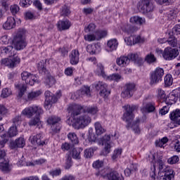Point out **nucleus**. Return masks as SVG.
<instances>
[{"label": "nucleus", "mask_w": 180, "mask_h": 180, "mask_svg": "<svg viewBox=\"0 0 180 180\" xmlns=\"http://www.w3.org/2000/svg\"><path fill=\"white\" fill-rule=\"evenodd\" d=\"M124 108L126 112L124 113L122 119L124 122L127 123L126 128L129 130L131 127L134 133L140 134V127H139V124H140V118H136L133 124H131V122H133V120L134 119L133 111L137 110L138 107L136 105H127L124 106Z\"/></svg>", "instance_id": "f257e3e1"}, {"label": "nucleus", "mask_w": 180, "mask_h": 180, "mask_svg": "<svg viewBox=\"0 0 180 180\" xmlns=\"http://www.w3.org/2000/svg\"><path fill=\"white\" fill-rule=\"evenodd\" d=\"M158 167V169H159L158 179L159 180H172L175 176L174 174V170L170 167H167L165 165V161L162 159V156H159L156 161H155V164L153 167Z\"/></svg>", "instance_id": "f03ea898"}, {"label": "nucleus", "mask_w": 180, "mask_h": 180, "mask_svg": "<svg viewBox=\"0 0 180 180\" xmlns=\"http://www.w3.org/2000/svg\"><path fill=\"white\" fill-rule=\"evenodd\" d=\"M26 34V30L23 29H19L16 35L13 39V44L15 50H23L26 47V40L25 39V35Z\"/></svg>", "instance_id": "7ed1b4c3"}, {"label": "nucleus", "mask_w": 180, "mask_h": 180, "mask_svg": "<svg viewBox=\"0 0 180 180\" xmlns=\"http://www.w3.org/2000/svg\"><path fill=\"white\" fill-rule=\"evenodd\" d=\"M92 122V119L88 115H83L73 120V122L72 124V127L76 129L77 130H79V129H84L91 122Z\"/></svg>", "instance_id": "20e7f679"}, {"label": "nucleus", "mask_w": 180, "mask_h": 180, "mask_svg": "<svg viewBox=\"0 0 180 180\" xmlns=\"http://www.w3.org/2000/svg\"><path fill=\"white\" fill-rule=\"evenodd\" d=\"M38 70L41 74L46 75L44 82L48 88H51L56 84V79L51 75L49 74V71H47V69L44 66V62H39L38 63Z\"/></svg>", "instance_id": "39448f33"}, {"label": "nucleus", "mask_w": 180, "mask_h": 180, "mask_svg": "<svg viewBox=\"0 0 180 180\" xmlns=\"http://www.w3.org/2000/svg\"><path fill=\"white\" fill-rule=\"evenodd\" d=\"M162 77H164V69L160 67L156 68V69L150 73V85H155L160 81H162Z\"/></svg>", "instance_id": "423d86ee"}, {"label": "nucleus", "mask_w": 180, "mask_h": 180, "mask_svg": "<svg viewBox=\"0 0 180 180\" xmlns=\"http://www.w3.org/2000/svg\"><path fill=\"white\" fill-rule=\"evenodd\" d=\"M43 108L40 106L33 105L30 107H27L22 111V115L23 116H27L29 119L33 117V115H37L40 116V115H43Z\"/></svg>", "instance_id": "0eeeda50"}, {"label": "nucleus", "mask_w": 180, "mask_h": 180, "mask_svg": "<svg viewBox=\"0 0 180 180\" xmlns=\"http://www.w3.org/2000/svg\"><path fill=\"white\" fill-rule=\"evenodd\" d=\"M21 78L22 81H25V84L33 86L34 84H39V79L36 75H32L30 72L24 71L21 73Z\"/></svg>", "instance_id": "6e6552de"}, {"label": "nucleus", "mask_w": 180, "mask_h": 180, "mask_svg": "<svg viewBox=\"0 0 180 180\" xmlns=\"http://www.w3.org/2000/svg\"><path fill=\"white\" fill-rule=\"evenodd\" d=\"M179 54V51H178V49L167 47L162 53V57L165 60L169 61L171 60H174L176 57H178Z\"/></svg>", "instance_id": "1a4fd4ad"}, {"label": "nucleus", "mask_w": 180, "mask_h": 180, "mask_svg": "<svg viewBox=\"0 0 180 180\" xmlns=\"http://www.w3.org/2000/svg\"><path fill=\"white\" fill-rule=\"evenodd\" d=\"M135 91L136 84L134 83H128L124 85L121 96L122 98H131Z\"/></svg>", "instance_id": "9d476101"}, {"label": "nucleus", "mask_w": 180, "mask_h": 180, "mask_svg": "<svg viewBox=\"0 0 180 180\" xmlns=\"http://www.w3.org/2000/svg\"><path fill=\"white\" fill-rule=\"evenodd\" d=\"M108 36V32L100 30L96 32L94 34H87L84 36V39L86 41H95V40H101L103 37H106Z\"/></svg>", "instance_id": "9b49d317"}, {"label": "nucleus", "mask_w": 180, "mask_h": 180, "mask_svg": "<svg viewBox=\"0 0 180 180\" xmlns=\"http://www.w3.org/2000/svg\"><path fill=\"white\" fill-rule=\"evenodd\" d=\"M97 91H100V96L103 98H108L110 95V91L108 90V84L103 82H98L95 84Z\"/></svg>", "instance_id": "f8f14e48"}, {"label": "nucleus", "mask_w": 180, "mask_h": 180, "mask_svg": "<svg viewBox=\"0 0 180 180\" xmlns=\"http://www.w3.org/2000/svg\"><path fill=\"white\" fill-rule=\"evenodd\" d=\"M1 63V65H5V67H8V68H14L15 65L20 63V58L18 57H15L12 59L6 58L2 59Z\"/></svg>", "instance_id": "ddd939ff"}, {"label": "nucleus", "mask_w": 180, "mask_h": 180, "mask_svg": "<svg viewBox=\"0 0 180 180\" xmlns=\"http://www.w3.org/2000/svg\"><path fill=\"white\" fill-rule=\"evenodd\" d=\"M6 151L4 149L0 150V169L1 171H9V162L5 160Z\"/></svg>", "instance_id": "4468645a"}, {"label": "nucleus", "mask_w": 180, "mask_h": 180, "mask_svg": "<svg viewBox=\"0 0 180 180\" xmlns=\"http://www.w3.org/2000/svg\"><path fill=\"white\" fill-rule=\"evenodd\" d=\"M139 4L143 13H150L154 9V5L150 0H141Z\"/></svg>", "instance_id": "2eb2a0df"}, {"label": "nucleus", "mask_w": 180, "mask_h": 180, "mask_svg": "<svg viewBox=\"0 0 180 180\" xmlns=\"http://www.w3.org/2000/svg\"><path fill=\"white\" fill-rule=\"evenodd\" d=\"M43 138L41 137V134H38L34 136H31L29 139L31 144L32 146H44L46 145V141L41 140Z\"/></svg>", "instance_id": "dca6fc26"}, {"label": "nucleus", "mask_w": 180, "mask_h": 180, "mask_svg": "<svg viewBox=\"0 0 180 180\" xmlns=\"http://www.w3.org/2000/svg\"><path fill=\"white\" fill-rule=\"evenodd\" d=\"M69 58L72 65H77L79 63V51L77 49L72 50L69 56Z\"/></svg>", "instance_id": "f3484780"}, {"label": "nucleus", "mask_w": 180, "mask_h": 180, "mask_svg": "<svg viewBox=\"0 0 180 180\" xmlns=\"http://www.w3.org/2000/svg\"><path fill=\"white\" fill-rule=\"evenodd\" d=\"M84 109V107L78 105V104H74L70 105L68 110L69 113H71V116H78V115L81 114V110Z\"/></svg>", "instance_id": "a211bd4d"}, {"label": "nucleus", "mask_w": 180, "mask_h": 180, "mask_svg": "<svg viewBox=\"0 0 180 180\" xmlns=\"http://www.w3.org/2000/svg\"><path fill=\"white\" fill-rule=\"evenodd\" d=\"M110 135L105 134L101 139L103 146H105L104 150L105 153H107V154H109V153H110V148H112V145L110 143Z\"/></svg>", "instance_id": "6ab92c4d"}, {"label": "nucleus", "mask_w": 180, "mask_h": 180, "mask_svg": "<svg viewBox=\"0 0 180 180\" xmlns=\"http://www.w3.org/2000/svg\"><path fill=\"white\" fill-rule=\"evenodd\" d=\"M86 51L89 54H98L101 51V45L99 44H89L86 47Z\"/></svg>", "instance_id": "aec40b11"}, {"label": "nucleus", "mask_w": 180, "mask_h": 180, "mask_svg": "<svg viewBox=\"0 0 180 180\" xmlns=\"http://www.w3.org/2000/svg\"><path fill=\"white\" fill-rule=\"evenodd\" d=\"M43 92L41 90L32 91L27 94V101L29 102L30 101H36Z\"/></svg>", "instance_id": "412c9836"}, {"label": "nucleus", "mask_w": 180, "mask_h": 180, "mask_svg": "<svg viewBox=\"0 0 180 180\" xmlns=\"http://www.w3.org/2000/svg\"><path fill=\"white\" fill-rule=\"evenodd\" d=\"M155 110V103H148L141 108L142 113H151Z\"/></svg>", "instance_id": "4be33fe9"}, {"label": "nucleus", "mask_w": 180, "mask_h": 180, "mask_svg": "<svg viewBox=\"0 0 180 180\" xmlns=\"http://www.w3.org/2000/svg\"><path fill=\"white\" fill-rule=\"evenodd\" d=\"M15 25L16 22L15 21V18L13 17H9L8 18L7 21L3 25V27L6 30H11V29L15 27Z\"/></svg>", "instance_id": "5701e85b"}, {"label": "nucleus", "mask_w": 180, "mask_h": 180, "mask_svg": "<svg viewBox=\"0 0 180 180\" xmlns=\"http://www.w3.org/2000/svg\"><path fill=\"white\" fill-rule=\"evenodd\" d=\"M59 30H68L71 27V22L68 20H60L57 24Z\"/></svg>", "instance_id": "b1692460"}, {"label": "nucleus", "mask_w": 180, "mask_h": 180, "mask_svg": "<svg viewBox=\"0 0 180 180\" xmlns=\"http://www.w3.org/2000/svg\"><path fill=\"white\" fill-rule=\"evenodd\" d=\"M95 73L96 75H98V77H102L105 79V78H108V75H106V72H105V68L103 67V65L102 63L97 64V68L95 70Z\"/></svg>", "instance_id": "393cba45"}, {"label": "nucleus", "mask_w": 180, "mask_h": 180, "mask_svg": "<svg viewBox=\"0 0 180 180\" xmlns=\"http://www.w3.org/2000/svg\"><path fill=\"white\" fill-rule=\"evenodd\" d=\"M170 119L174 122V123L180 126V110L176 109L172 112H171Z\"/></svg>", "instance_id": "a878e982"}, {"label": "nucleus", "mask_w": 180, "mask_h": 180, "mask_svg": "<svg viewBox=\"0 0 180 180\" xmlns=\"http://www.w3.org/2000/svg\"><path fill=\"white\" fill-rule=\"evenodd\" d=\"M119 45V43L117 42V39H110L107 43V50L108 51H115L116 49H117V46Z\"/></svg>", "instance_id": "bb28decb"}, {"label": "nucleus", "mask_w": 180, "mask_h": 180, "mask_svg": "<svg viewBox=\"0 0 180 180\" xmlns=\"http://www.w3.org/2000/svg\"><path fill=\"white\" fill-rule=\"evenodd\" d=\"M26 145L25 139L22 137L18 138L14 142L11 143L12 148H23L24 146Z\"/></svg>", "instance_id": "cd10ccee"}, {"label": "nucleus", "mask_w": 180, "mask_h": 180, "mask_svg": "<svg viewBox=\"0 0 180 180\" xmlns=\"http://www.w3.org/2000/svg\"><path fill=\"white\" fill-rule=\"evenodd\" d=\"M116 63L120 67H126V65L130 64V59H129L128 56H120L117 59Z\"/></svg>", "instance_id": "c85d7f7f"}, {"label": "nucleus", "mask_w": 180, "mask_h": 180, "mask_svg": "<svg viewBox=\"0 0 180 180\" xmlns=\"http://www.w3.org/2000/svg\"><path fill=\"white\" fill-rule=\"evenodd\" d=\"M58 98H61V91H60L56 93V96L52 94L51 96L45 98V102H46L48 105H51V103H56Z\"/></svg>", "instance_id": "c756f323"}, {"label": "nucleus", "mask_w": 180, "mask_h": 180, "mask_svg": "<svg viewBox=\"0 0 180 180\" xmlns=\"http://www.w3.org/2000/svg\"><path fill=\"white\" fill-rule=\"evenodd\" d=\"M107 179L108 180H124V178L122 174L117 173V172H112L108 174Z\"/></svg>", "instance_id": "7c9ffc66"}, {"label": "nucleus", "mask_w": 180, "mask_h": 180, "mask_svg": "<svg viewBox=\"0 0 180 180\" xmlns=\"http://www.w3.org/2000/svg\"><path fill=\"white\" fill-rule=\"evenodd\" d=\"M94 127L96 130V134H97V136H101L103 134V133H106V129L102 127V124L99 122L94 123Z\"/></svg>", "instance_id": "2f4dec72"}, {"label": "nucleus", "mask_w": 180, "mask_h": 180, "mask_svg": "<svg viewBox=\"0 0 180 180\" xmlns=\"http://www.w3.org/2000/svg\"><path fill=\"white\" fill-rule=\"evenodd\" d=\"M0 51L1 53H5V54H8L9 56H15V51H13V46H8L6 47L2 46L0 48Z\"/></svg>", "instance_id": "473e14b6"}, {"label": "nucleus", "mask_w": 180, "mask_h": 180, "mask_svg": "<svg viewBox=\"0 0 180 180\" xmlns=\"http://www.w3.org/2000/svg\"><path fill=\"white\" fill-rule=\"evenodd\" d=\"M68 139L71 141V143L72 146H75L76 144H78L79 143V140L78 139V137L77 136V134L74 132H70L68 134Z\"/></svg>", "instance_id": "72a5a7b5"}, {"label": "nucleus", "mask_w": 180, "mask_h": 180, "mask_svg": "<svg viewBox=\"0 0 180 180\" xmlns=\"http://www.w3.org/2000/svg\"><path fill=\"white\" fill-rule=\"evenodd\" d=\"M98 150V147L94 146V148H89L86 150H84V157L85 158H91V157H94V152Z\"/></svg>", "instance_id": "f704fd0d"}, {"label": "nucleus", "mask_w": 180, "mask_h": 180, "mask_svg": "<svg viewBox=\"0 0 180 180\" xmlns=\"http://www.w3.org/2000/svg\"><path fill=\"white\" fill-rule=\"evenodd\" d=\"M130 22L136 25H143V23H146V18L139 16H134L130 18Z\"/></svg>", "instance_id": "c9c22d12"}, {"label": "nucleus", "mask_w": 180, "mask_h": 180, "mask_svg": "<svg viewBox=\"0 0 180 180\" xmlns=\"http://www.w3.org/2000/svg\"><path fill=\"white\" fill-rule=\"evenodd\" d=\"M129 58V62L134 61V63H141L143 61V58L139 57V54L137 53H129L127 55Z\"/></svg>", "instance_id": "e433bc0d"}, {"label": "nucleus", "mask_w": 180, "mask_h": 180, "mask_svg": "<svg viewBox=\"0 0 180 180\" xmlns=\"http://www.w3.org/2000/svg\"><path fill=\"white\" fill-rule=\"evenodd\" d=\"M15 88H17V89L19 90V93H18L19 98H22V96L25 95V92H26V89H27L26 85L23 84H15Z\"/></svg>", "instance_id": "4c0bfd02"}, {"label": "nucleus", "mask_w": 180, "mask_h": 180, "mask_svg": "<svg viewBox=\"0 0 180 180\" xmlns=\"http://www.w3.org/2000/svg\"><path fill=\"white\" fill-rule=\"evenodd\" d=\"M82 151V149H81V148H73L72 151V158H75V160H80Z\"/></svg>", "instance_id": "58836bf2"}, {"label": "nucleus", "mask_w": 180, "mask_h": 180, "mask_svg": "<svg viewBox=\"0 0 180 180\" xmlns=\"http://www.w3.org/2000/svg\"><path fill=\"white\" fill-rule=\"evenodd\" d=\"M176 101H178L177 97L172 94V93H170L165 102L167 105H174V103H176Z\"/></svg>", "instance_id": "ea45409f"}, {"label": "nucleus", "mask_w": 180, "mask_h": 180, "mask_svg": "<svg viewBox=\"0 0 180 180\" xmlns=\"http://www.w3.org/2000/svg\"><path fill=\"white\" fill-rule=\"evenodd\" d=\"M29 126H39L40 124V115H36V116L30 120L28 122Z\"/></svg>", "instance_id": "a19ab883"}, {"label": "nucleus", "mask_w": 180, "mask_h": 180, "mask_svg": "<svg viewBox=\"0 0 180 180\" xmlns=\"http://www.w3.org/2000/svg\"><path fill=\"white\" fill-rule=\"evenodd\" d=\"M60 120H61V119H60V117H56V116H51V117H49V119L47 120V122L51 126H53V124H60L58 122H60Z\"/></svg>", "instance_id": "79ce46f5"}, {"label": "nucleus", "mask_w": 180, "mask_h": 180, "mask_svg": "<svg viewBox=\"0 0 180 180\" xmlns=\"http://www.w3.org/2000/svg\"><path fill=\"white\" fill-rule=\"evenodd\" d=\"M71 13V11L70 10V7H68L67 5H64L60 8V16H68Z\"/></svg>", "instance_id": "37998d69"}, {"label": "nucleus", "mask_w": 180, "mask_h": 180, "mask_svg": "<svg viewBox=\"0 0 180 180\" xmlns=\"http://www.w3.org/2000/svg\"><path fill=\"white\" fill-rule=\"evenodd\" d=\"M164 81H165V86H171V85H172V83L174 82V79L172 78V75H167L164 78Z\"/></svg>", "instance_id": "c03bdc74"}, {"label": "nucleus", "mask_w": 180, "mask_h": 180, "mask_svg": "<svg viewBox=\"0 0 180 180\" xmlns=\"http://www.w3.org/2000/svg\"><path fill=\"white\" fill-rule=\"evenodd\" d=\"M105 79H109L110 81H115L116 82H119V81L122 79V76L119 74H112L110 76L107 75Z\"/></svg>", "instance_id": "a18cd8bd"}, {"label": "nucleus", "mask_w": 180, "mask_h": 180, "mask_svg": "<svg viewBox=\"0 0 180 180\" xmlns=\"http://www.w3.org/2000/svg\"><path fill=\"white\" fill-rule=\"evenodd\" d=\"M12 95V90L10 88H4L2 89L1 97V98H8V96H11Z\"/></svg>", "instance_id": "49530a36"}, {"label": "nucleus", "mask_w": 180, "mask_h": 180, "mask_svg": "<svg viewBox=\"0 0 180 180\" xmlns=\"http://www.w3.org/2000/svg\"><path fill=\"white\" fill-rule=\"evenodd\" d=\"M32 162H26V159H25V157L23 155L21 156L20 159L18 160V162H17V165L18 167H32V165H28L29 163H30Z\"/></svg>", "instance_id": "de8ad7c7"}, {"label": "nucleus", "mask_w": 180, "mask_h": 180, "mask_svg": "<svg viewBox=\"0 0 180 180\" xmlns=\"http://www.w3.org/2000/svg\"><path fill=\"white\" fill-rule=\"evenodd\" d=\"M84 112H86V113H89V115H96L98 113V107H87L84 109Z\"/></svg>", "instance_id": "09e8293b"}, {"label": "nucleus", "mask_w": 180, "mask_h": 180, "mask_svg": "<svg viewBox=\"0 0 180 180\" xmlns=\"http://www.w3.org/2000/svg\"><path fill=\"white\" fill-rule=\"evenodd\" d=\"M146 61L148 63V64H153V63H155L157 61V58L153 53H149L146 56Z\"/></svg>", "instance_id": "8fccbe9b"}, {"label": "nucleus", "mask_w": 180, "mask_h": 180, "mask_svg": "<svg viewBox=\"0 0 180 180\" xmlns=\"http://www.w3.org/2000/svg\"><path fill=\"white\" fill-rule=\"evenodd\" d=\"M8 134L9 137H15V136H18V129L16 128V126H13L10 127L8 131Z\"/></svg>", "instance_id": "3c124183"}, {"label": "nucleus", "mask_w": 180, "mask_h": 180, "mask_svg": "<svg viewBox=\"0 0 180 180\" xmlns=\"http://www.w3.org/2000/svg\"><path fill=\"white\" fill-rule=\"evenodd\" d=\"M72 158L70 155H68L66 156V161H65V169H70L71 167L72 166Z\"/></svg>", "instance_id": "603ef678"}, {"label": "nucleus", "mask_w": 180, "mask_h": 180, "mask_svg": "<svg viewBox=\"0 0 180 180\" xmlns=\"http://www.w3.org/2000/svg\"><path fill=\"white\" fill-rule=\"evenodd\" d=\"M96 175L97 176H100V178L108 179V175H109V174L106 173V169H103L96 172Z\"/></svg>", "instance_id": "864d4df0"}, {"label": "nucleus", "mask_w": 180, "mask_h": 180, "mask_svg": "<svg viewBox=\"0 0 180 180\" xmlns=\"http://www.w3.org/2000/svg\"><path fill=\"white\" fill-rule=\"evenodd\" d=\"M51 130L53 134L58 133L61 130V124H54L51 126Z\"/></svg>", "instance_id": "5fc2aeb1"}, {"label": "nucleus", "mask_w": 180, "mask_h": 180, "mask_svg": "<svg viewBox=\"0 0 180 180\" xmlns=\"http://www.w3.org/2000/svg\"><path fill=\"white\" fill-rule=\"evenodd\" d=\"M179 161V157H178L177 155H174L167 160V162L168 164H170V165H174V164H176V162H178Z\"/></svg>", "instance_id": "6e6d98bb"}, {"label": "nucleus", "mask_w": 180, "mask_h": 180, "mask_svg": "<svg viewBox=\"0 0 180 180\" xmlns=\"http://www.w3.org/2000/svg\"><path fill=\"white\" fill-rule=\"evenodd\" d=\"M167 43L169 46H172V47H176L178 41L174 37H171L167 40Z\"/></svg>", "instance_id": "4d7b16f0"}, {"label": "nucleus", "mask_w": 180, "mask_h": 180, "mask_svg": "<svg viewBox=\"0 0 180 180\" xmlns=\"http://www.w3.org/2000/svg\"><path fill=\"white\" fill-rule=\"evenodd\" d=\"M46 162L45 159H38L34 160V162H31L28 163V165H31V167H34V165H41V164H44Z\"/></svg>", "instance_id": "13d9d810"}, {"label": "nucleus", "mask_w": 180, "mask_h": 180, "mask_svg": "<svg viewBox=\"0 0 180 180\" xmlns=\"http://www.w3.org/2000/svg\"><path fill=\"white\" fill-rule=\"evenodd\" d=\"M10 11L12 15H16L20 11V8L17 4H13L10 6Z\"/></svg>", "instance_id": "bf43d9fd"}, {"label": "nucleus", "mask_w": 180, "mask_h": 180, "mask_svg": "<svg viewBox=\"0 0 180 180\" xmlns=\"http://www.w3.org/2000/svg\"><path fill=\"white\" fill-rule=\"evenodd\" d=\"M103 167V160H98L93 162V168L96 169H99V168H102Z\"/></svg>", "instance_id": "052dcab7"}, {"label": "nucleus", "mask_w": 180, "mask_h": 180, "mask_svg": "<svg viewBox=\"0 0 180 180\" xmlns=\"http://www.w3.org/2000/svg\"><path fill=\"white\" fill-rule=\"evenodd\" d=\"M137 27L132 26V25H127L125 29V32L128 34H131V33H134V32H136Z\"/></svg>", "instance_id": "680f3d73"}, {"label": "nucleus", "mask_w": 180, "mask_h": 180, "mask_svg": "<svg viewBox=\"0 0 180 180\" xmlns=\"http://www.w3.org/2000/svg\"><path fill=\"white\" fill-rule=\"evenodd\" d=\"M134 36L124 38V41L127 44V46H133V44H134Z\"/></svg>", "instance_id": "e2e57ef3"}, {"label": "nucleus", "mask_w": 180, "mask_h": 180, "mask_svg": "<svg viewBox=\"0 0 180 180\" xmlns=\"http://www.w3.org/2000/svg\"><path fill=\"white\" fill-rule=\"evenodd\" d=\"M95 30V24L90 23L86 27L84 28V32L86 33H89V32H94Z\"/></svg>", "instance_id": "0e129e2a"}, {"label": "nucleus", "mask_w": 180, "mask_h": 180, "mask_svg": "<svg viewBox=\"0 0 180 180\" xmlns=\"http://www.w3.org/2000/svg\"><path fill=\"white\" fill-rule=\"evenodd\" d=\"M9 5H11V3H9V0H3L1 2V6L5 9V11L9 10Z\"/></svg>", "instance_id": "69168bd1"}, {"label": "nucleus", "mask_w": 180, "mask_h": 180, "mask_svg": "<svg viewBox=\"0 0 180 180\" xmlns=\"http://www.w3.org/2000/svg\"><path fill=\"white\" fill-rule=\"evenodd\" d=\"M172 33H174V34H180V24L176 25L172 28Z\"/></svg>", "instance_id": "338daca9"}, {"label": "nucleus", "mask_w": 180, "mask_h": 180, "mask_svg": "<svg viewBox=\"0 0 180 180\" xmlns=\"http://www.w3.org/2000/svg\"><path fill=\"white\" fill-rule=\"evenodd\" d=\"M61 180H75V176L71 174L65 175Z\"/></svg>", "instance_id": "774afa93"}]
</instances>
